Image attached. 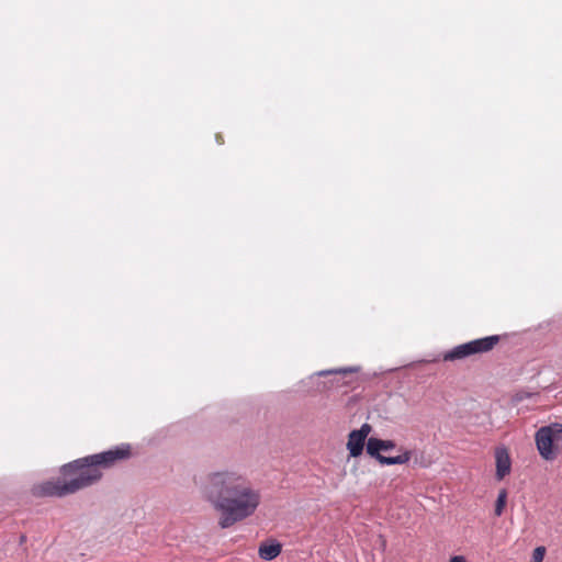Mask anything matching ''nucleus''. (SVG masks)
Masks as SVG:
<instances>
[{
  "label": "nucleus",
  "mask_w": 562,
  "mask_h": 562,
  "mask_svg": "<svg viewBox=\"0 0 562 562\" xmlns=\"http://www.w3.org/2000/svg\"><path fill=\"white\" fill-rule=\"evenodd\" d=\"M206 499L220 513L222 529L251 517L261 503V493L236 471H221L207 475L203 487Z\"/></svg>",
  "instance_id": "nucleus-1"
},
{
  "label": "nucleus",
  "mask_w": 562,
  "mask_h": 562,
  "mask_svg": "<svg viewBox=\"0 0 562 562\" xmlns=\"http://www.w3.org/2000/svg\"><path fill=\"white\" fill-rule=\"evenodd\" d=\"M131 457V447L122 445L114 449L88 456L61 467L63 479L49 480L33 487L35 496L63 497L97 483L102 477L101 468H110Z\"/></svg>",
  "instance_id": "nucleus-2"
},
{
  "label": "nucleus",
  "mask_w": 562,
  "mask_h": 562,
  "mask_svg": "<svg viewBox=\"0 0 562 562\" xmlns=\"http://www.w3.org/2000/svg\"><path fill=\"white\" fill-rule=\"evenodd\" d=\"M562 441V424L552 423L540 427L535 435V442L540 457L553 461L559 453V442Z\"/></svg>",
  "instance_id": "nucleus-3"
},
{
  "label": "nucleus",
  "mask_w": 562,
  "mask_h": 562,
  "mask_svg": "<svg viewBox=\"0 0 562 562\" xmlns=\"http://www.w3.org/2000/svg\"><path fill=\"white\" fill-rule=\"evenodd\" d=\"M498 335L487 336L461 344L442 355L443 361L462 360L475 355L488 352L499 342Z\"/></svg>",
  "instance_id": "nucleus-4"
},
{
  "label": "nucleus",
  "mask_w": 562,
  "mask_h": 562,
  "mask_svg": "<svg viewBox=\"0 0 562 562\" xmlns=\"http://www.w3.org/2000/svg\"><path fill=\"white\" fill-rule=\"evenodd\" d=\"M394 448L395 442L393 440L370 437L367 441V453L383 465L405 464L411 461L413 457L412 450H403V452L396 457H385L381 454V451H389Z\"/></svg>",
  "instance_id": "nucleus-5"
},
{
  "label": "nucleus",
  "mask_w": 562,
  "mask_h": 562,
  "mask_svg": "<svg viewBox=\"0 0 562 562\" xmlns=\"http://www.w3.org/2000/svg\"><path fill=\"white\" fill-rule=\"evenodd\" d=\"M371 431L369 424H363L360 429L352 430L348 436L347 448L351 457H359L366 443V439Z\"/></svg>",
  "instance_id": "nucleus-6"
},
{
  "label": "nucleus",
  "mask_w": 562,
  "mask_h": 562,
  "mask_svg": "<svg viewBox=\"0 0 562 562\" xmlns=\"http://www.w3.org/2000/svg\"><path fill=\"white\" fill-rule=\"evenodd\" d=\"M495 463H496V479L498 481L503 480L506 475L510 473L512 470V459L508 452V449L505 447H498L495 450Z\"/></svg>",
  "instance_id": "nucleus-7"
},
{
  "label": "nucleus",
  "mask_w": 562,
  "mask_h": 562,
  "mask_svg": "<svg viewBox=\"0 0 562 562\" xmlns=\"http://www.w3.org/2000/svg\"><path fill=\"white\" fill-rule=\"evenodd\" d=\"M282 551V546L279 542L261 543L258 549L260 559L271 561L276 559Z\"/></svg>",
  "instance_id": "nucleus-8"
},
{
  "label": "nucleus",
  "mask_w": 562,
  "mask_h": 562,
  "mask_svg": "<svg viewBox=\"0 0 562 562\" xmlns=\"http://www.w3.org/2000/svg\"><path fill=\"white\" fill-rule=\"evenodd\" d=\"M507 503V491L505 488L501 490L495 503V516H502L504 508Z\"/></svg>",
  "instance_id": "nucleus-9"
},
{
  "label": "nucleus",
  "mask_w": 562,
  "mask_h": 562,
  "mask_svg": "<svg viewBox=\"0 0 562 562\" xmlns=\"http://www.w3.org/2000/svg\"><path fill=\"white\" fill-rule=\"evenodd\" d=\"M546 554L544 547H537L532 552V562H542Z\"/></svg>",
  "instance_id": "nucleus-10"
},
{
  "label": "nucleus",
  "mask_w": 562,
  "mask_h": 562,
  "mask_svg": "<svg viewBox=\"0 0 562 562\" xmlns=\"http://www.w3.org/2000/svg\"><path fill=\"white\" fill-rule=\"evenodd\" d=\"M340 372H346V371L345 370H324V371L318 372V375L326 376L329 374H335V373H340Z\"/></svg>",
  "instance_id": "nucleus-11"
},
{
  "label": "nucleus",
  "mask_w": 562,
  "mask_h": 562,
  "mask_svg": "<svg viewBox=\"0 0 562 562\" xmlns=\"http://www.w3.org/2000/svg\"><path fill=\"white\" fill-rule=\"evenodd\" d=\"M450 562H467L464 557L462 555H456L450 559Z\"/></svg>",
  "instance_id": "nucleus-12"
}]
</instances>
